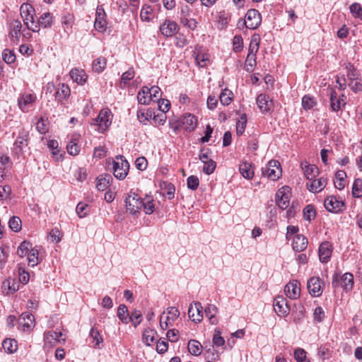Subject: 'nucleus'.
<instances>
[{"label":"nucleus","mask_w":362,"mask_h":362,"mask_svg":"<svg viewBox=\"0 0 362 362\" xmlns=\"http://www.w3.org/2000/svg\"><path fill=\"white\" fill-rule=\"evenodd\" d=\"M21 16L24 25L33 32H39L38 25L35 21V9L30 4H23L20 8Z\"/></svg>","instance_id":"obj_1"},{"label":"nucleus","mask_w":362,"mask_h":362,"mask_svg":"<svg viewBox=\"0 0 362 362\" xmlns=\"http://www.w3.org/2000/svg\"><path fill=\"white\" fill-rule=\"evenodd\" d=\"M112 114L108 108L102 109L98 116L93 120L92 125L98 126V131L103 133L112 124Z\"/></svg>","instance_id":"obj_2"},{"label":"nucleus","mask_w":362,"mask_h":362,"mask_svg":"<svg viewBox=\"0 0 362 362\" xmlns=\"http://www.w3.org/2000/svg\"><path fill=\"white\" fill-rule=\"evenodd\" d=\"M113 174L115 177L119 180H123L126 177L129 165L123 156L116 157L115 160L113 161Z\"/></svg>","instance_id":"obj_3"},{"label":"nucleus","mask_w":362,"mask_h":362,"mask_svg":"<svg viewBox=\"0 0 362 362\" xmlns=\"http://www.w3.org/2000/svg\"><path fill=\"white\" fill-rule=\"evenodd\" d=\"M261 22L262 17L259 12L256 9H250L245 14L243 25H245L247 28L254 30L259 26Z\"/></svg>","instance_id":"obj_4"},{"label":"nucleus","mask_w":362,"mask_h":362,"mask_svg":"<svg viewBox=\"0 0 362 362\" xmlns=\"http://www.w3.org/2000/svg\"><path fill=\"white\" fill-rule=\"evenodd\" d=\"M28 132L25 129H22L13 144V152L15 154L18 156L23 154L25 148L28 146Z\"/></svg>","instance_id":"obj_5"},{"label":"nucleus","mask_w":362,"mask_h":362,"mask_svg":"<svg viewBox=\"0 0 362 362\" xmlns=\"http://www.w3.org/2000/svg\"><path fill=\"white\" fill-rule=\"evenodd\" d=\"M127 211L132 214H136L139 213L142 208L143 201L140 199L138 194L135 193H130L125 199Z\"/></svg>","instance_id":"obj_6"},{"label":"nucleus","mask_w":362,"mask_h":362,"mask_svg":"<svg viewBox=\"0 0 362 362\" xmlns=\"http://www.w3.org/2000/svg\"><path fill=\"white\" fill-rule=\"evenodd\" d=\"M326 209L332 213H340L345 210V204L343 200L335 196H329L324 201Z\"/></svg>","instance_id":"obj_7"},{"label":"nucleus","mask_w":362,"mask_h":362,"mask_svg":"<svg viewBox=\"0 0 362 362\" xmlns=\"http://www.w3.org/2000/svg\"><path fill=\"white\" fill-rule=\"evenodd\" d=\"M262 171L263 176L267 177L272 180H277L281 174L280 163L274 160H270L267 165L262 168Z\"/></svg>","instance_id":"obj_8"},{"label":"nucleus","mask_w":362,"mask_h":362,"mask_svg":"<svg viewBox=\"0 0 362 362\" xmlns=\"http://www.w3.org/2000/svg\"><path fill=\"white\" fill-rule=\"evenodd\" d=\"M167 315L163 312L160 319V326L162 329H166L172 325V323L179 317L180 312L175 307H170L167 309Z\"/></svg>","instance_id":"obj_9"},{"label":"nucleus","mask_w":362,"mask_h":362,"mask_svg":"<svg viewBox=\"0 0 362 362\" xmlns=\"http://www.w3.org/2000/svg\"><path fill=\"white\" fill-rule=\"evenodd\" d=\"M291 189L289 187L284 186L280 188L276 194V203L279 207L281 209H286L289 205Z\"/></svg>","instance_id":"obj_10"},{"label":"nucleus","mask_w":362,"mask_h":362,"mask_svg":"<svg viewBox=\"0 0 362 362\" xmlns=\"http://www.w3.org/2000/svg\"><path fill=\"white\" fill-rule=\"evenodd\" d=\"M37 97L33 93H22L18 98V106L24 112H28L35 103Z\"/></svg>","instance_id":"obj_11"},{"label":"nucleus","mask_w":362,"mask_h":362,"mask_svg":"<svg viewBox=\"0 0 362 362\" xmlns=\"http://www.w3.org/2000/svg\"><path fill=\"white\" fill-rule=\"evenodd\" d=\"M94 26L95 30L100 33H103L107 28L106 13L101 6L96 8Z\"/></svg>","instance_id":"obj_12"},{"label":"nucleus","mask_w":362,"mask_h":362,"mask_svg":"<svg viewBox=\"0 0 362 362\" xmlns=\"http://www.w3.org/2000/svg\"><path fill=\"white\" fill-rule=\"evenodd\" d=\"M274 309L279 316H286L289 313L290 308L287 300L282 296H279L274 300Z\"/></svg>","instance_id":"obj_13"},{"label":"nucleus","mask_w":362,"mask_h":362,"mask_svg":"<svg viewBox=\"0 0 362 362\" xmlns=\"http://www.w3.org/2000/svg\"><path fill=\"white\" fill-rule=\"evenodd\" d=\"M322 282L319 277L313 276L308 281V290L314 297H318L322 293Z\"/></svg>","instance_id":"obj_14"},{"label":"nucleus","mask_w":362,"mask_h":362,"mask_svg":"<svg viewBox=\"0 0 362 362\" xmlns=\"http://www.w3.org/2000/svg\"><path fill=\"white\" fill-rule=\"evenodd\" d=\"M194 307L191 304L188 309L189 319L195 323H199L203 320V307L199 302L194 303Z\"/></svg>","instance_id":"obj_15"},{"label":"nucleus","mask_w":362,"mask_h":362,"mask_svg":"<svg viewBox=\"0 0 362 362\" xmlns=\"http://www.w3.org/2000/svg\"><path fill=\"white\" fill-rule=\"evenodd\" d=\"M162 35L165 37H172L178 31L177 24L173 21L165 20L160 26Z\"/></svg>","instance_id":"obj_16"},{"label":"nucleus","mask_w":362,"mask_h":362,"mask_svg":"<svg viewBox=\"0 0 362 362\" xmlns=\"http://www.w3.org/2000/svg\"><path fill=\"white\" fill-rule=\"evenodd\" d=\"M284 292L291 299L298 298L300 293V283L296 280L288 282L285 286Z\"/></svg>","instance_id":"obj_17"},{"label":"nucleus","mask_w":362,"mask_h":362,"mask_svg":"<svg viewBox=\"0 0 362 362\" xmlns=\"http://www.w3.org/2000/svg\"><path fill=\"white\" fill-rule=\"evenodd\" d=\"M332 247L330 243L326 241L321 243L318 250L319 259L321 262H328L332 255Z\"/></svg>","instance_id":"obj_18"},{"label":"nucleus","mask_w":362,"mask_h":362,"mask_svg":"<svg viewBox=\"0 0 362 362\" xmlns=\"http://www.w3.org/2000/svg\"><path fill=\"white\" fill-rule=\"evenodd\" d=\"M256 102L259 109L263 113L270 111L274 107L273 101L269 100V96L265 94H259Z\"/></svg>","instance_id":"obj_19"},{"label":"nucleus","mask_w":362,"mask_h":362,"mask_svg":"<svg viewBox=\"0 0 362 362\" xmlns=\"http://www.w3.org/2000/svg\"><path fill=\"white\" fill-rule=\"evenodd\" d=\"M327 185V179L320 177L319 179H313L306 184L307 189L313 193L321 192Z\"/></svg>","instance_id":"obj_20"},{"label":"nucleus","mask_w":362,"mask_h":362,"mask_svg":"<svg viewBox=\"0 0 362 362\" xmlns=\"http://www.w3.org/2000/svg\"><path fill=\"white\" fill-rule=\"evenodd\" d=\"M18 323L23 327V330H29L35 326L34 316L29 313H23L19 317Z\"/></svg>","instance_id":"obj_21"},{"label":"nucleus","mask_w":362,"mask_h":362,"mask_svg":"<svg viewBox=\"0 0 362 362\" xmlns=\"http://www.w3.org/2000/svg\"><path fill=\"white\" fill-rule=\"evenodd\" d=\"M300 166L308 180H313L319 173L318 168L315 165L309 164L307 161L302 162Z\"/></svg>","instance_id":"obj_22"},{"label":"nucleus","mask_w":362,"mask_h":362,"mask_svg":"<svg viewBox=\"0 0 362 362\" xmlns=\"http://www.w3.org/2000/svg\"><path fill=\"white\" fill-rule=\"evenodd\" d=\"M2 289L7 295L12 294L19 289V283L14 279L8 278L3 282Z\"/></svg>","instance_id":"obj_23"},{"label":"nucleus","mask_w":362,"mask_h":362,"mask_svg":"<svg viewBox=\"0 0 362 362\" xmlns=\"http://www.w3.org/2000/svg\"><path fill=\"white\" fill-rule=\"evenodd\" d=\"M70 88L65 83H59L56 89L55 98L58 102H62L70 95Z\"/></svg>","instance_id":"obj_24"},{"label":"nucleus","mask_w":362,"mask_h":362,"mask_svg":"<svg viewBox=\"0 0 362 362\" xmlns=\"http://www.w3.org/2000/svg\"><path fill=\"white\" fill-rule=\"evenodd\" d=\"M293 249L296 252H302L307 248L308 240L302 235H296L293 240Z\"/></svg>","instance_id":"obj_25"},{"label":"nucleus","mask_w":362,"mask_h":362,"mask_svg":"<svg viewBox=\"0 0 362 362\" xmlns=\"http://www.w3.org/2000/svg\"><path fill=\"white\" fill-rule=\"evenodd\" d=\"M330 107L332 111L337 112L344 107L346 103L344 99H339L337 93L335 90H332L330 93Z\"/></svg>","instance_id":"obj_26"},{"label":"nucleus","mask_w":362,"mask_h":362,"mask_svg":"<svg viewBox=\"0 0 362 362\" xmlns=\"http://www.w3.org/2000/svg\"><path fill=\"white\" fill-rule=\"evenodd\" d=\"M113 180L110 174L101 175L96 179V187L99 191H105Z\"/></svg>","instance_id":"obj_27"},{"label":"nucleus","mask_w":362,"mask_h":362,"mask_svg":"<svg viewBox=\"0 0 362 362\" xmlns=\"http://www.w3.org/2000/svg\"><path fill=\"white\" fill-rule=\"evenodd\" d=\"M54 17L52 13L49 12L43 13L37 19L36 24L38 25V28L42 26L44 28H49L52 25Z\"/></svg>","instance_id":"obj_28"},{"label":"nucleus","mask_w":362,"mask_h":362,"mask_svg":"<svg viewBox=\"0 0 362 362\" xmlns=\"http://www.w3.org/2000/svg\"><path fill=\"white\" fill-rule=\"evenodd\" d=\"M70 76L74 81L79 85H83L87 81V75L82 69H73L70 71Z\"/></svg>","instance_id":"obj_29"},{"label":"nucleus","mask_w":362,"mask_h":362,"mask_svg":"<svg viewBox=\"0 0 362 362\" xmlns=\"http://www.w3.org/2000/svg\"><path fill=\"white\" fill-rule=\"evenodd\" d=\"M204 312L211 325H216L218 323V320L216 315L218 310L216 305L212 304L207 305L204 309Z\"/></svg>","instance_id":"obj_30"},{"label":"nucleus","mask_w":362,"mask_h":362,"mask_svg":"<svg viewBox=\"0 0 362 362\" xmlns=\"http://www.w3.org/2000/svg\"><path fill=\"white\" fill-rule=\"evenodd\" d=\"M239 171L245 179L251 180L254 176L252 164L249 163L243 162L239 166Z\"/></svg>","instance_id":"obj_31"},{"label":"nucleus","mask_w":362,"mask_h":362,"mask_svg":"<svg viewBox=\"0 0 362 362\" xmlns=\"http://www.w3.org/2000/svg\"><path fill=\"white\" fill-rule=\"evenodd\" d=\"M62 337V332H57L55 331H49L45 334V343L51 345L55 344V343L60 341L61 337ZM64 341V339H62Z\"/></svg>","instance_id":"obj_32"},{"label":"nucleus","mask_w":362,"mask_h":362,"mask_svg":"<svg viewBox=\"0 0 362 362\" xmlns=\"http://www.w3.org/2000/svg\"><path fill=\"white\" fill-rule=\"evenodd\" d=\"M182 124L185 130L192 132L197 126V118L190 114L185 115L182 119Z\"/></svg>","instance_id":"obj_33"},{"label":"nucleus","mask_w":362,"mask_h":362,"mask_svg":"<svg viewBox=\"0 0 362 362\" xmlns=\"http://www.w3.org/2000/svg\"><path fill=\"white\" fill-rule=\"evenodd\" d=\"M90 337L92 339L91 343L95 348L100 349L103 346V339L99 332L94 328H91L90 331Z\"/></svg>","instance_id":"obj_34"},{"label":"nucleus","mask_w":362,"mask_h":362,"mask_svg":"<svg viewBox=\"0 0 362 362\" xmlns=\"http://www.w3.org/2000/svg\"><path fill=\"white\" fill-rule=\"evenodd\" d=\"M140 18L143 21H151L153 18V8L150 5H144L140 13Z\"/></svg>","instance_id":"obj_35"},{"label":"nucleus","mask_w":362,"mask_h":362,"mask_svg":"<svg viewBox=\"0 0 362 362\" xmlns=\"http://www.w3.org/2000/svg\"><path fill=\"white\" fill-rule=\"evenodd\" d=\"M2 346L6 352L13 354L16 352L18 349V342L15 339H6L2 342Z\"/></svg>","instance_id":"obj_36"},{"label":"nucleus","mask_w":362,"mask_h":362,"mask_svg":"<svg viewBox=\"0 0 362 362\" xmlns=\"http://www.w3.org/2000/svg\"><path fill=\"white\" fill-rule=\"evenodd\" d=\"M157 332L153 329H146L143 332V341L147 345L150 346L152 342L156 339Z\"/></svg>","instance_id":"obj_37"},{"label":"nucleus","mask_w":362,"mask_h":362,"mask_svg":"<svg viewBox=\"0 0 362 362\" xmlns=\"http://www.w3.org/2000/svg\"><path fill=\"white\" fill-rule=\"evenodd\" d=\"M260 43V37L258 34H254L250 40L249 49H248V53L252 54H255L259 50Z\"/></svg>","instance_id":"obj_38"},{"label":"nucleus","mask_w":362,"mask_h":362,"mask_svg":"<svg viewBox=\"0 0 362 362\" xmlns=\"http://www.w3.org/2000/svg\"><path fill=\"white\" fill-rule=\"evenodd\" d=\"M202 344L197 340L191 339L188 342V350L194 356H199L202 353Z\"/></svg>","instance_id":"obj_39"},{"label":"nucleus","mask_w":362,"mask_h":362,"mask_svg":"<svg viewBox=\"0 0 362 362\" xmlns=\"http://www.w3.org/2000/svg\"><path fill=\"white\" fill-rule=\"evenodd\" d=\"M67 152L71 156H77L80 151L81 147L78 143V139L74 138L69 142L66 146Z\"/></svg>","instance_id":"obj_40"},{"label":"nucleus","mask_w":362,"mask_h":362,"mask_svg":"<svg viewBox=\"0 0 362 362\" xmlns=\"http://www.w3.org/2000/svg\"><path fill=\"white\" fill-rule=\"evenodd\" d=\"M33 249L32 243L29 241H23L17 249V254L19 257H23L28 255L29 252Z\"/></svg>","instance_id":"obj_41"},{"label":"nucleus","mask_w":362,"mask_h":362,"mask_svg":"<svg viewBox=\"0 0 362 362\" xmlns=\"http://www.w3.org/2000/svg\"><path fill=\"white\" fill-rule=\"evenodd\" d=\"M342 287L346 291H350L354 286V276L352 274L346 272L341 276Z\"/></svg>","instance_id":"obj_42"},{"label":"nucleus","mask_w":362,"mask_h":362,"mask_svg":"<svg viewBox=\"0 0 362 362\" xmlns=\"http://www.w3.org/2000/svg\"><path fill=\"white\" fill-rule=\"evenodd\" d=\"M107 61L103 57H100L93 62V70L96 73H101L106 67Z\"/></svg>","instance_id":"obj_43"},{"label":"nucleus","mask_w":362,"mask_h":362,"mask_svg":"<svg viewBox=\"0 0 362 362\" xmlns=\"http://www.w3.org/2000/svg\"><path fill=\"white\" fill-rule=\"evenodd\" d=\"M149 92L148 87H143L142 89L138 93L137 100L140 104L147 105L151 100L149 98Z\"/></svg>","instance_id":"obj_44"},{"label":"nucleus","mask_w":362,"mask_h":362,"mask_svg":"<svg viewBox=\"0 0 362 362\" xmlns=\"http://www.w3.org/2000/svg\"><path fill=\"white\" fill-rule=\"evenodd\" d=\"M28 264L31 267H34L40 263L39 251L37 248L33 247L29 252L28 254Z\"/></svg>","instance_id":"obj_45"},{"label":"nucleus","mask_w":362,"mask_h":362,"mask_svg":"<svg viewBox=\"0 0 362 362\" xmlns=\"http://www.w3.org/2000/svg\"><path fill=\"white\" fill-rule=\"evenodd\" d=\"M117 316L123 323L129 322L128 309L125 305L122 304L118 307Z\"/></svg>","instance_id":"obj_46"},{"label":"nucleus","mask_w":362,"mask_h":362,"mask_svg":"<svg viewBox=\"0 0 362 362\" xmlns=\"http://www.w3.org/2000/svg\"><path fill=\"white\" fill-rule=\"evenodd\" d=\"M233 93L228 90L224 89L219 96V100L223 105H228L232 101Z\"/></svg>","instance_id":"obj_47"},{"label":"nucleus","mask_w":362,"mask_h":362,"mask_svg":"<svg viewBox=\"0 0 362 362\" xmlns=\"http://www.w3.org/2000/svg\"><path fill=\"white\" fill-rule=\"evenodd\" d=\"M349 10L355 18H358L362 21V6L358 3H353L349 6Z\"/></svg>","instance_id":"obj_48"},{"label":"nucleus","mask_w":362,"mask_h":362,"mask_svg":"<svg viewBox=\"0 0 362 362\" xmlns=\"http://www.w3.org/2000/svg\"><path fill=\"white\" fill-rule=\"evenodd\" d=\"M22 25L20 21L14 20L11 23L10 35L11 37L18 38L19 37Z\"/></svg>","instance_id":"obj_49"},{"label":"nucleus","mask_w":362,"mask_h":362,"mask_svg":"<svg viewBox=\"0 0 362 362\" xmlns=\"http://www.w3.org/2000/svg\"><path fill=\"white\" fill-rule=\"evenodd\" d=\"M21 220L18 216H12L9 221H8V226L9 228L14 232H18L21 230L22 224H21Z\"/></svg>","instance_id":"obj_50"},{"label":"nucleus","mask_w":362,"mask_h":362,"mask_svg":"<svg viewBox=\"0 0 362 362\" xmlns=\"http://www.w3.org/2000/svg\"><path fill=\"white\" fill-rule=\"evenodd\" d=\"M352 195L354 197L360 198L362 197V180L356 179L352 187Z\"/></svg>","instance_id":"obj_51"},{"label":"nucleus","mask_w":362,"mask_h":362,"mask_svg":"<svg viewBox=\"0 0 362 362\" xmlns=\"http://www.w3.org/2000/svg\"><path fill=\"white\" fill-rule=\"evenodd\" d=\"M256 65V55L252 54H247L246 60H245V70L247 71L251 72L253 71L255 66Z\"/></svg>","instance_id":"obj_52"},{"label":"nucleus","mask_w":362,"mask_h":362,"mask_svg":"<svg viewBox=\"0 0 362 362\" xmlns=\"http://www.w3.org/2000/svg\"><path fill=\"white\" fill-rule=\"evenodd\" d=\"M316 215L315 208L313 205H307L303 209V217L305 220L311 221Z\"/></svg>","instance_id":"obj_53"},{"label":"nucleus","mask_w":362,"mask_h":362,"mask_svg":"<svg viewBox=\"0 0 362 362\" xmlns=\"http://www.w3.org/2000/svg\"><path fill=\"white\" fill-rule=\"evenodd\" d=\"M247 124V117L245 114H243L238 119L236 124V130L238 134H242L245 129Z\"/></svg>","instance_id":"obj_54"},{"label":"nucleus","mask_w":362,"mask_h":362,"mask_svg":"<svg viewBox=\"0 0 362 362\" xmlns=\"http://www.w3.org/2000/svg\"><path fill=\"white\" fill-rule=\"evenodd\" d=\"M76 211L79 218H84L88 215L89 212L88 205L82 202H79L76 206Z\"/></svg>","instance_id":"obj_55"},{"label":"nucleus","mask_w":362,"mask_h":362,"mask_svg":"<svg viewBox=\"0 0 362 362\" xmlns=\"http://www.w3.org/2000/svg\"><path fill=\"white\" fill-rule=\"evenodd\" d=\"M2 57L4 61L8 64H12L16 61V55L14 52L8 49H5L3 51Z\"/></svg>","instance_id":"obj_56"},{"label":"nucleus","mask_w":362,"mask_h":362,"mask_svg":"<svg viewBox=\"0 0 362 362\" xmlns=\"http://www.w3.org/2000/svg\"><path fill=\"white\" fill-rule=\"evenodd\" d=\"M347 86L350 89L356 93L362 92V79L359 78L357 81H349Z\"/></svg>","instance_id":"obj_57"},{"label":"nucleus","mask_w":362,"mask_h":362,"mask_svg":"<svg viewBox=\"0 0 362 362\" xmlns=\"http://www.w3.org/2000/svg\"><path fill=\"white\" fill-rule=\"evenodd\" d=\"M152 116V112L151 110H147L146 112L143 111L142 110H139L137 112V118L139 121L142 124H146V122L151 118Z\"/></svg>","instance_id":"obj_58"},{"label":"nucleus","mask_w":362,"mask_h":362,"mask_svg":"<svg viewBox=\"0 0 362 362\" xmlns=\"http://www.w3.org/2000/svg\"><path fill=\"white\" fill-rule=\"evenodd\" d=\"M346 69L347 83L349 81H351L352 80L354 81L359 79L358 78V74L352 65L349 64V66H346Z\"/></svg>","instance_id":"obj_59"},{"label":"nucleus","mask_w":362,"mask_h":362,"mask_svg":"<svg viewBox=\"0 0 362 362\" xmlns=\"http://www.w3.org/2000/svg\"><path fill=\"white\" fill-rule=\"evenodd\" d=\"M135 76V72L133 68H129L127 71L123 73L121 78V83L124 85L127 84Z\"/></svg>","instance_id":"obj_60"},{"label":"nucleus","mask_w":362,"mask_h":362,"mask_svg":"<svg viewBox=\"0 0 362 362\" xmlns=\"http://www.w3.org/2000/svg\"><path fill=\"white\" fill-rule=\"evenodd\" d=\"M315 101L313 98L305 95L302 99V105L305 110H310L314 107Z\"/></svg>","instance_id":"obj_61"},{"label":"nucleus","mask_w":362,"mask_h":362,"mask_svg":"<svg viewBox=\"0 0 362 362\" xmlns=\"http://www.w3.org/2000/svg\"><path fill=\"white\" fill-rule=\"evenodd\" d=\"M204 165L203 167V172L206 175H211L214 173L216 164V162L212 159L208 162L204 163Z\"/></svg>","instance_id":"obj_62"},{"label":"nucleus","mask_w":362,"mask_h":362,"mask_svg":"<svg viewBox=\"0 0 362 362\" xmlns=\"http://www.w3.org/2000/svg\"><path fill=\"white\" fill-rule=\"evenodd\" d=\"M233 50L235 52H240L243 47V40L240 35H235L233 40Z\"/></svg>","instance_id":"obj_63"},{"label":"nucleus","mask_w":362,"mask_h":362,"mask_svg":"<svg viewBox=\"0 0 362 362\" xmlns=\"http://www.w3.org/2000/svg\"><path fill=\"white\" fill-rule=\"evenodd\" d=\"M187 182L188 188L192 190L197 189L199 184V180L198 177L194 175L189 176L187 178Z\"/></svg>","instance_id":"obj_64"}]
</instances>
